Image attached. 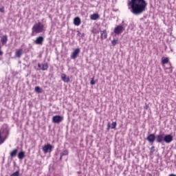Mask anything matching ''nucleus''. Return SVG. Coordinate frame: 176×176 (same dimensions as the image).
<instances>
[{"instance_id": "1", "label": "nucleus", "mask_w": 176, "mask_h": 176, "mask_svg": "<svg viewBox=\"0 0 176 176\" xmlns=\"http://www.w3.org/2000/svg\"><path fill=\"white\" fill-rule=\"evenodd\" d=\"M129 6L131 9V12L133 14H142L145 10H146V6L148 3L145 0H131L128 3Z\"/></svg>"}, {"instance_id": "2", "label": "nucleus", "mask_w": 176, "mask_h": 176, "mask_svg": "<svg viewBox=\"0 0 176 176\" xmlns=\"http://www.w3.org/2000/svg\"><path fill=\"white\" fill-rule=\"evenodd\" d=\"M10 133V129L8 124H3L0 129V135L4 139L5 141L8 140L9 134Z\"/></svg>"}, {"instance_id": "3", "label": "nucleus", "mask_w": 176, "mask_h": 176, "mask_svg": "<svg viewBox=\"0 0 176 176\" xmlns=\"http://www.w3.org/2000/svg\"><path fill=\"white\" fill-rule=\"evenodd\" d=\"M45 25L42 23L38 22L35 23L32 28V34H41L43 32Z\"/></svg>"}, {"instance_id": "4", "label": "nucleus", "mask_w": 176, "mask_h": 176, "mask_svg": "<svg viewBox=\"0 0 176 176\" xmlns=\"http://www.w3.org/2000/svg\"><path fill=\"white\" fill-rule=\"evenodd\" d=\"M125 27H127V24L124 23V21H122V25H118L114 28V34H116V35H120L124 30Z\"/></svg>"}, {"instance_id": "5", "label": "nucleus", "mask_w": 176, "mask_h": 176, "mask_svg": "<svg viewBox=\"0 0 176 176\" xmlns=\"http://www.w3.org/2000/svg\"><path fill=\"white\" fill-rule=\"evenodd\" d=\"M52 151H53V146H52V144H50L44 145L43 146V152H44V153H50Z\"/></svg>"}, {"instance_id": "6", "label": "nucleus", "mask_w": 176, "mask_h": 176, "mask_svg": "<svg viewBox=\"0 0 176 176\" xmlns=\"http://www.w3.org/2000/svg\"><path fill=\"white\" fill-rule=\"evenodd\" d=\"M80 53V49L76 48L74 50V52L71 54L72 60H75L79 54Z\"/></svg>"}, {"instance_id": "7", "label": "nucleus", "mask_w": 176, "mask_h": 176, "mask_svg": "<svg viewBox=\"0 0 176 176\" xmlns=\"http://www.w3.org/2000/svg\"><path fill=\"white\" fill-rule=\"evenodd\" d=\"M173 137L171 135H166L164 137V142H166V144H170L173 142Z\"/></svg>"}, {"instance_id": "8", "label": "nucleus", "mask_w": 176, "mask_h": 176, "mask_svg": "<svg viewBox=\"0 0 176 176\" xmlns=\"http://www.w3.org/2000/svg\"><path fill=\"white\" fill-rule=\"evenodd\" d=\"M146 140L150 144H153V142H155V140H156V136L153 133L149 134L147 136Z\"/></svg>"}, {"instance_id": "9", "label": "nucleus", "mask_w": 176, "mask_h": 176, "mask_svg": "<svg viewBox=\"0 0 176 176\" xmlns=\"http://www.w3.org/2000/svg\"><path fill=\"white\" fill-rule=\"evenodd\" d=\"M45 41V38L43 36H40L36 38V40L34 41V43L36 45H43V41Z\"/></svg>"}, {"instance_id": "10", "label": "nucleus", "mask_w": 176, "mask_h": 176, "mask_svg": "<svg viewBox=\"0 0 176 176\" xmlns=\"http://www.w3.org/2000/svg\"><path fill=\"white\" fill-rule=\"evenodd\" d=\"M53 123H61L63 122V117L60 116H55L52 118Z\"/></svg>"}, {"instance_id": "11", "label": "nucleus", "mask_w": 176, "mask_h": 176, "mask_svg": "<svg viewBox=\"0 0 176 176\" xmlns=\"http://www.w3.org/2000/svg\"><path fill=\"white\" fill-rule=\"evenodd\" d=\"M155 140H156V142H158V144H162V142L164 141V135L163 134L157 135L155 137Z\"/></svg>"}, {"instance_id": "12", "label": "nucleus", "mask_w": 176, "mask_h": 176, "mask_svg": "<svg viewBox=\"0 0 176 176\" xmlns=\"http://www.w3.org/2000/svg\"><path fill=\"white\" fill-rule=\"evenodd\" d=\"M100 39H102V41L108 38V33H107V30L100 31Z\"/></svg>"}, {"instance_id": "13", "label": "nucleus", "mask_w": 176, "mask_h": 176, "mask_svg": "<svg viewBox=\"0 0 176 176\" xmlns=\"http://www.w3.org/2000/svg\"><path fill=\"white\" fill-rule=\"evenodd\" d=\"M60 78H61L63 82H65V83L69 82V77L67 76V74H61Z\"/></svg>"}, {"instance_id": "14", "label": "nucleus", "mask_w": 176, "mask_h": 176, "mask_svg": "<svg viewBox=\"0 0 176 176\" xmlns=\"http://www.w3.org/2000/svg\"><path fill=\"white\" fill-rule=\"evenodd\" d=\"M168 63V58L162 57V64L163 65V67L164 69H168V68L166 67L164 64H167Z\"/></svg>"}, {"instance_id": "15", "label": "nucleus", "mask_w": 176, "mask_h": 176, "mask_svg": "<svg viewBox=\"0 0 176 176\" xmlns=\"http://www.w3.org/2000/svg\"><path fill=\"white\" fill-rule=\"evenodd\" d=\"M23 56V49H19L16 51L15 52V56L17 57L18 58H20Z\"/></svg>"}, {"instance_id": "16", "label": "nucleus", "mask_w": 176, "mask_h": 176, "mask_svg": "<svg viewBox=\"0 0 176 176\" xmlns=\"http://www.w3.org/2000/svg\"><path fill=\"white\" fill-rule=\"evenodd\" d=\"M80 23H81L80 18H79V17L74 18V25H76L78 27V26L80 25Z\"/></svg>"}, {"instance_id": "17", "label": "nucleus", "mask_w": 176, "mask_h": 176, "mask_svg": "<svg viewBox=\"0 0 176 176\" xmlns=\"http://www.w3.org/2000/svg\"><path fill=\"white\" fill-rule=\"evenodd\" d=\"M24 157H25V152L24 151H20L18 154V158L20 160H23V159H24Z\"/></svg>"}, {"instance_id": "18", "label": "nucleus", "mask_w": 176, "mask_h": 176, "mask_svg": "<svg viewBox=\"0 0 176 176\" xmlns=\"http://www.w3.org/2000/svg\"><path fill=\"white\" fill-rule=\"evenodd\" d=\"M17 152L18 150L17 148L14 149L10 153V156L12 159H13V157H16V155H17Z\"/></svg>"}, {"instance_id": "19", "label": "nucleus", "mask_w": 176, "mask_h": 176, "mask_svg": "<svg viewBox=\"0 0 176 176\" xmlns=\"http://www.w3.org/2000/svg\"><path fill=\"white\" fill-rule=\"evenodd\" d=\"M100 19V15L98 14H93L90 15L91 20H98Z\"/></svg>"}, {"instance_id": "20", "label": "nucleus", "mask_w": 176, "mask_h": 176, "mask_svg": "<svg viewBox=\"0 0 176 176\" xmlns=\"http://www.w3.org/2000/svg\"><path fill=\"white\" fill-rule=\"evenodd\" d=\"M1 42L3 45H5L8 42V36H3L1 39Z\"/></svg>"}, {"instance_id": "21", "label": "nucleus", "mask_w": 176, "mask_h": 176, "mask_svg": "<svg viewBox=\"0 0 176 176\" xmlns=\"http://www.w3.org/2000/svg\"><path fill=\"white\" fill-rule=\"evenodd\" d=\"M67 155H68V151L65 150L63 152H62L60 153V160H61V159H63V156H67Z\"/></svg>"}, {"instance_id": "22", "label": "nucleus", "mask_w": 176, "mask_h": 176, "mask_svg": "<svg viewBox=\"0 0 176 176\" xmlns=\"http://www.w3.org/2000/svg\"><path fill=\"white\" fill-rule=\"evenodd\" d=\"M47 68H49V65L47 63H44L41 67L42 71H47Z\"/></svg>"}, {"instance_id": "23", "label": "nucleus", "mask_w": 176, "mask_h": 176, "mask_svg": "<svg viewBox=\"0 0 176 176\" xmlns=\"http://www.w3.org/2000/svg\"><path fill=\"white\" fill-rule=\"evenodd\" d=\"M10 176H20V171L16 170V172L11 174Z\"/></svg>"}, {"instance_id": "24", "label": "nucleus", "mask_w": 176, "mask_h": 176, "mask_svg": "<svg viewBox=\"0 0 176 176\" xmlns=\"http://www.w3.org/2000/svg\"><path fill=\"white\" fill-rule=\"evenodd\" d=\"M34 90L36 93H42V89H41V87H36Z\"/></svg>"}, {"instance_id": "25", "label": "nucleus", "mask_w": 176, "mask_h": 176, "mask_svg": "<svg viewBox=\"0 0 176 176\" xmlns=\"http://www.w3.org/2000/svg\"><path fill=\"white\" fill-rule=\"evenodd\" d=\"M3 142H5V139H3L2 135L0 134V145H2Z\"/></svg>"}, {"instance_id": "26", "label": "nucleus", "mask_w": 176, "mask_h": 176, "mask_svg": "<svg viewBox=\"0 0 176 176\" xmlns=\"http://www.w3.org/2000/svg\"><path fill=\"white\" fill-rule=\"evenodd\" d=\"M116 126H117V124H116V122H113L112 124H111V129H116Z\"/></svg>"}, {"instance_id": "27", "label": "nucleus", "mask_w": 176, "mask_h": 176, "mask_svg": "<svg viewBox=\"0 0 176 176\" xmlns=\"http://www.w3.org/2000/svg\"><path fill=\"white\" fill-rule=\"evenodd\" d=\"M111 44L113 45V46H116V45H118V40L113 39V40L111 41Z\"/></svg>"}, {"instance_id": "28", "label": "nucleus", "mask_w": 176, "mask_h": 176, "mask_svg": "<svg viewBox=\"0 0 176 176\" xmlns=\"http://www.w3.org/2000/svg\"><path fill=\"white\" fill-rule=\"evenodd\" d=\"M150 152H151V153H153V152H155V146H153L150 148Z\"/></svg>"}, {"instance_id": "29", "label": "nucleus", "mask_w": 176, "mask_h": 176, "mask_svg": "<svg viewBox=\"0 0 176 176\" xmlns=\"http://www.w3.org/2000/svg\"><path fill=\"white\" fill-rule=\"evenodd\" d=\"M90 84L91 85H96V81H94V78H91Z\"/></svg>"}, {"instance_id": "30", "label": "nucleus", "mask_w": 176, "mask_h": 176, "mask_svg": "<svg viewBox=\"0 0 176 176\" xmlns=\"http://www.w3.org/2000/svg\"><path fill=\"white\" fill-rule=\"evenodd\" d=\"M0 12H1V13H3V12H5V7H1V8H0Z\"/></svg>"}, {"instance_id": "31", "label": "nucleus", "mask_w": 176, "mask_h": 176, "mask_svg": "<svg viewBox=\"0 0 176 176\" xmlns=\"http://www.w3.org/2000/svg\"><path fill=\"white\" fill-rule=\"evenodd\" d=\"M1 46L0 45V56H2L3 54V52H2V50H1Z\"/></svg>"}, {"instance_id": "32", "label": "nucleus", "mask_w": 176, "mask_h": 176, "mask_svg": "<svg viewBox=\"0 0 176 176\" xmlns=\"http://www.w3.org/2000/svg\"><path fill=\"white\" fill-rule=\"evenodd\" d=\"M148 108H149V106L148 104H146L144 107V109H148Z\"/></svg>"}, {"instance_id": "33", "label": "nucleus", "mask_w": 176, "mask_h": 176, "mask_svg": "<svg viewBox=\"0 0 176 176\" xmlns=\"http://www.w3.org/2000/svg\"><path fill=\"white\" fill-rule=\"evenodd\" d=\"M38 68H41L42 66L38 63Z\"/></svg>"}, {"instance_id": "34", "label": "nucleus", "mask_w": 176, "mask_h": 176, "mask_svg": "<svg viewBox=\"0 0 176 176\" xmlns=\"http://www.w3.org/2000/svg\"><path fill=\"white\" fill-rule=\"evenodd\" d=\"M109 127H111V125H109V124H108V129H109Z\"/></svg>"}, {"instance_id": "35", "label": "nucleus", "mask_w": 176, "mask_h": 176, "mask_svg": "<svg viewBox=\"0 0 176 176\" xmlns=\"http://www.w3.org/2000/svg\"><path fill=\"white\" fill-rule=\"evenodd\" d=\"M171 67V65H170V64H169V67Z\"/></svg>"}]
</instances>
